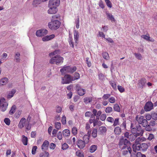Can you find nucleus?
Masks as SVG:
<instances>
[{"mask_svg": "<svg viewBox=\"0 0 157 157\" xmlns=\"http://www.w3.org/2000/svg\"><path fill=\"white\" fill-rule=\"evenodd\" d=\"M133 151L136 152V150H140L143 151H146L148 147L147 144L145 143L140 144L139 142L135 143L132 146Z\"/></svg>", "mask_w": 157, "mask_h": 157, "instance_id": "obj_1", "label": "nucleus"}, {"mask_svg": "<svg viewBox=\"0 0 157 157\" xmlns=\"http://www.w3.org/2000/svg\"><path fill=\"white\" fill-rule=\"evenodd\" d=\"M63 58L59 55H56L52 57L50 59L49 63L52 64H56L60 65L63 62Z\"/></svg>", "mask_w": 157, "mask_h": 157, "instance_id": "obj_2", "label": "nucleus"}, {"mask_svg": "<svg viewBox=\"0 0 157 157\" xmlns=\"http://www.w3.org/2000/svg\"><path fill=\"white\" fill-rule=\"evenodd\" d=\"M130 141L124 136H121L120 138L119 143V146L121 149H124L127 147L130 146Z\"/></svg>", "mask_w": 157, "mask_h": 157, "instance_id": "obj_3", "label": "nucleus"}, {"mask_svg": "<svg viewBox=\"0 0 157 157\" xmlns=\"http://www.w3.org/2000/svg\"><path fill=\"white\" fill-rule=\"evenodd\" d=\"M60 24V22L58 20L51 21L48 23V26L51 30H56L59 28Z\"/></svg>", "mask_w": 157, "mask_h": 157, "instance_id": "obj_4", "label": "nucleus"}, {"mask_svg": "<svg viewBox=\"0 0 157 157\" xmlns=\"http://www.w3.org/2000/svg\"><path fill=\"white\" fill-rule=\"evenodd\" d=\"M77 70V68L75 66H67L63 67L60 70V71L62 73L67 72L70 73H72Z\"/></svg>", "mask_w": 157, "mask_h": 157, "instance_id": "obj_5", "label": "nucleus"}, {"mask_svg": "<svg viewBox=\"0 0 157 157\" xmlns=\"http://www.w3.org/2000/svg\"><path fill=\"white\" fill-rule=\"evenodd\" d=\"M136 120L139 124H141L143 127H145L147 125V121L143 116L138 115L136 117Z\"/></svg>", "mask_w": 157, "mask_h": 157, "instance_id": "obj_6", "label": "nucleus"}, {"mask_svg": "<svg viewBox=\"0 0 157 157\" xmlns=\"http://www.w3.org/2000/svg\"><path fill=\"white\" fill-rule=\"evenodd\" d=\"M5 99L2 98L0 99V108L2 111L4 112L6 110L8 106L7 103L5 101Z\"/></svg>", "mask_w": 157, "mask_h": 157, "instance_id": "obj_7", "label": "nucleus"}, {"mask_svg": "<svg viewBox=\"0 0 157 157\" xmlns=\"http://www.w3.org/2000/svg\"><path fill=\"white\" fill-rule=\"evenodd\" d=\"M72 79V77L71 75H66L62 79V83L63 84L69 83L73 81Z\"/></svg>", "mask_w": 157, "mask_h": 157, "instance_id": "obj_8", "label": "nucleus"}, {"mask_svg": "<svg viewBox=\"0 0 157 157\" xmlns=\"http://www.w3.org/2000/svg\"><path fill=\"white\" fill-rule=\"evenodd\" d=\"M59 4V0H50L49 2L48 6L57 8Z\"/></svg>", "mask_w": 157, "mask_h": 157, "instance_id": "obj_9", "label": "nucleus"}, {"mask_svg": "<svg viewBox=\"0 0 157 157\" xmlns=\"http://www.w3.org/2000/svg\"><path fill=\"white\" fill-rule=\"evenodd\" d=\"M48 32L46 29H41L36 31V35L38 36H44Z\"/></svg>", "mask_w": 157, "mask_h": 157, "instance_id": "obj_10", "label": "nucleus"}, {"mask_svg": "<svg viewBox=\"0 0 157 157\" xmlns=\"http://www.w3.org/2000/svg\"><path fill=\"white\" fill-rule=\"evenodd\" d=\"M153 108V105L151 101H148L145 104L144 107V110L146 111H149Z\"/></svg>", "mask_w": 157, "mask_h": 157, "instance_id": "obj_11", "label": "nucleus"}, {"mask_svg": "<svg viewBox=\"0 0 157 157\" xmlns=\"http://www.w3.org/2000/svg\"><path fill=\"white\" fill-rule=\"evenodd\" d=\"M76 90H77L78 94L80 96L83 95L85 93L86 90L85 89L81 88L78 85L76 86Z\"/></svg>", "mask_w": 157, "mask_h": 157, "instance_id": "obj_12", "label": "nucleus"}, {"mask_svg": "<svg viewBox=\"0 0 157 157\" xmlns=\"http://www.w3.org/2000/svg\"><path fill=\"white\" fill-rule=\"evenodd\" d=\"M86 144L83 140L78 139L77 143V145L79 148L82 149L84 148Z\"/></svg>", "mask_w": 157, "mask_h": 157, "instance_id": "obj_13", "label": "nucleus"}, {"mask_svg": "<svg viewBox=\"0 0 157 157\" xmlns=\"http://www.w3.org/2000/svg\"><path fill=\"white\" fill-rule=\"evenodd\" d=\"M26 120L25 118H22L19 121L18 127L20 129L22 128L26 125Z\"/></svg>", "mask_w": 157, "mask_h": 157, "instance_id": "obj_14", "label": "nucleus"}, {"mask_svg": "<svg viewBox=\"0 0 157 157\" xmlns=\"http://www.w3.org/2000/svg\"><path fill=\"white\" fill-rule=\"evenodd\" d=\"M137 133L135 134L136 137L138 136H142L144 131L143 129H142V128L140 126L137 127Z\"/></svg>", "mask_w": 157, "mask_h": 157, "instance_id": "obj_15", "label": "nucleus"}, {"mask_svg": "<svg viewBox=\"0 0 157 157\" xmlns=\"http://www.w3.org/2000/svg\"><path fill=\"white\" fill-rule=\"evenodd\" d=\"M146 82V79L144 78H142L138 80V85L140 88H143Z\"/></svg>", "mask_w": 157, "mask_h": 157, "instance_id": "obj_16", "label": "nucleus"}, {"mask_svg": "<svg viewBox=\"0 0 157 157\" xmlns=\"http://www.w3.org/2000/svg\"><path fill=\"white\" fill-rule=\"evenodd\" d=\"M49 10H48V13L50 14L56 13L58 11L57 8L54 7H50Z\"/></svg>", "mask_w": 157, "mask_h": 157, "instance_id": "obj_17", "label": "nucleus"}, {"mask_svg": "<svg viewBox=\"0 0 157 157\" xmlns=\"http://www.w3.org/2000/svg\"><path fill=\"white\" fill-rule=\"evenodd\" d=\"M121 150H122V154L124 155L127 154L128 152L131 154L132 151V149L130 146L127 147L124 149H121Z\"/></svg>", "mask_w": 157, "mask_h": 157, "instance_id": "obj_18", "label": "nucleus"}, {"mask_svg": "<svg viewBox=\"0 0 157 157\" xmlns=\"http://www.w3.org/2000/svg\"><path fill=\"white\" fill-rule=\"evenodd\" d=\"M49 144V142L46 140H45L41 146V149L42 150L46 151L47 150L48 148Z\"/></svg>", "mask_w": 157, "mask_h": 157, "instance_id": "obj_19", "label": "nucleus"}, {"mask_svg": "<svg viewBox=\"0 0 157 157\" xmlns=\"http://www.w3.org/2000/svg\"><path fill=\"white\" fill-rule=\"evenodd\" d=\"M54 37L55 35L53 34H52L50 36H46L43 37L42 38V40L43 41H48L52 39Z\"/></svg>", "mask_w": 157, "mask_h": 157, "instance_id": "obj_20", "label": "nucleus"}, {"mask_svg": "<svg viewBox=\"0 0 157 157\" xmlns=\"http://www.w3.org/2000/svg\"><path fill=\"white\" fill-rule=\"evenodd\" d=\"M9 81L8 79L6 77L3 78L0 80V86L6 84Z\"/></svg>", "mask_w": 157, "mask_h": 157, "instance_id": "obj_21", "label": "nucleus"}, {"mask_svg": "<svg viewBox=\"0 0 157 157\" xmlns=\"http://www.w3.org/2000/svg\"><path fill=\"white\" fill-rule=\"evenodd\" d=\"M115 134L117 135H120L122 132V129L120 127H116L114 129Z\"/></svg>", "mask_w": 157, "mask_h": 157, "instance_id": "obj_22", "label": "nucleus"}, {"mask_svg": "<svg viewBox=\"0 0 157 157\" xmlns=\"http://www.w3.org/2000/svg\"><path fill=\"white\" fill-rule=\"evenodd\" d=\"M106 131V128L105 126L100 127L98 130V133L102 134L105 133Z\"/></svg>", "mask_w": 157, "mask_h": 157, "instance_id": "obj_23", "label": "nucleus"}, {"mask_svg": "<svg viewBox=\"0 0 157 157\" xmlns=\"http://www.w3.org/2000/svg\"><path fill=\"white\" fill-rule=\"evenodd\" d=\"M20 54L18 52L15 53L14 56V60L16 62H20L21 59L20 58Z\"/></svg>", "mask_w": 157, "mask_h": 157, "instance_id": "obj_24", "label": "nucleus"}, {"mask_svg": "<svg viewBox=\"0 0 157 157\" xmlns=\"http://www.w3.org/2000/svg\"><path fill=\"white\" fill-rule=\"evenodd\" d=\"M92 101V98L91 97H85L83 99V101L85 104H88L90 102Z\"/></svg>", "mask_w": 157, "mask_h": 157, "instance_id": "obj_25", "label": "nucleus"}, {"mask_svg": "<svg viewBox=\"0 0 157 157\" xmlns=\"http://www.w3.org/2000/svg\"><path fill=\"white\" fill-rule=\"evenodd\" d=\"M63 134L64 136H68L70 135V132L68 129H65L63 131Z\"/></svg>", "mask_w": 157, "mask_h": 157, "instance_id": "obj_26", "label": "nucleus"}, {"mask_svg": "<svg viewBox=\"0 0 157 157\" xmlns=\"http://www.w3.org/2000/svg\"><path fill=\"white\" fill-rule=\"evenodd\" d=\"M106 15L108 17V19L109 20H111L112 21H115V20L113 16L111 14L109 13H106Z\"/></svg>", "mask_w": 157, "mask_h": 157, "instance_id": "obj_27", "label": "nucleus"}, {"mask_svg": "<svg viewBox=\"0 0 157 157\" xmlns=\"http://www.w3.org/2000/svg\"><path fill=\"white\" fill-rule=\"evenodd\" d=\"M92 112L94 116L97 115L100 116L101 115L102 112L100 110H99L97 112L96 109H92Z\"/></svg>", "mask_w": 157, "mask_h": 157, "instance_id": "obj_28", "label": "nucleus"}, {"mask_svg": "<svg viewBox=\"0 0 157 157\" xmlns=\"http://www.w3.org/2000/svg\"><path fill=\"white\" fill-rule=\"evenodd\" d=\"M16 91L14 89H13L10 92L9 94L7 96V98H10L12 97L14 94L16 93Z\"/></svg>", "mask_w": 157, "mask_h": 157, "instance_id": "obj_29", "label": "nucleus"}, {"mask_svg": "<svg viewBox=\"0 0 157 157\" xmlns=\"http://www.w3.org/2000/svg\"><path fill=\"white\" fill-rule=\"evenodd\" d=\"M28 138L24 135L22 136V141L25 145H27L28 144Z\"/></svg>", "mask_w": 157, "mask_h": 157, "instance_id": "obj_30", "label": "nucleus"}, {"mask_svg": "<svg viewBox=\"0 0 157 157\" xmlns=\"http://www.w3.org/2000/svg\"><path fill=\"white\" fill-rule=\"evenodd\" d=\"M41 0H34L33 2V5L35 7L37 6L41 2Z\"/></svg>", "mask_w": 157, "mask_h": 157, "instance_id": "obj_31", "label": "nucleus"}, {"mask_svg": "<svg viewBox=\"0 0 157 157\" xmlns=\"http://www.w3.org/2000/svg\"><path fill=\"white\" fill-rule=\"evenodd\" d=\"M102 55L103 58L106 60L109 59V54L106 52H103L102 53Z\"/></svg>", "mask_w": 157, "mask_h": 157, "instance_id": "obj_32", "label": "nucleus"}, {"mask_svg": "<svg viewBox=\"0 0 157 157\" xmlns=\"http://www.w3.org/2000/svg\"><path fill=\"white\" fill-rule=\"evenodd\" d=\"M90 136L88 135H85L83 137V141H84L86 144H87L89 141Z\"/></svg>", "mask_w": 157, "mask_h": 157, "instance_id": "obj_33", "label": "nucleus"}, {"mask_svg": "<svg viewBox=\"0 0 157 157\" xmlns=\"http://www.w3.org/2000/svg\"><path fill=\"white\" fill-rule=\"evenodd\" d=\"M97 146L96 145H92L90 147V151L91 153L94 152L97 149Z\"/></svg>", "mask_w": 157, "mask_h": 157, "instance_id": "obj_34", "label": "nucleus"}, {"mask_svg": "<svg viewBox=\"0 0 157 157\" xmlns=\"http://www.w3.org/2000/svg\"><path fill=\"white\" fill-rule=\"evenodd\" d=\"M113 109L115 111L117 112H120V107L117 104H115L114 105Z\"/></svg>", "mask_w": 157, "mask_h": 157, "instance_id": "obj_35", "label": "nucleus"}, {"mask_svg": "<svg viewBox=\"0 0 157 157\" xmlns=\"http://www.w3.org/2000/svg\"><path fill=\"white\" fill-rule=\"evenodd\" d=\"M60 51L59 49H57L55 50L53 52H52L49 54V56L50 57H51L52 56L56 54H59L60 53Z\"/></svg>", "mask_w": 157, "mask_h": 157, "instance_id": "obj_36", "label": "nucleus"}, {"mask_svg": "<svg viewBox=\"0 0 157 157\" xmlns=\"http://www.w3.org/2000/svg\"><path fill=\"white\" fill-rule=\"evenodd\" d=\"M16 109V106L15 105H13L9 113L10 115L13 114L15 112Z\"/></svg>", "mask_w": 157, "mask_h": 157, "instance_id": "obj_37", "label": "nucleus"}, {"mask_svg": "<svg viewBox=\"0 0 157 157\" xmlns=\"http://www.w3.org/2000/svg\"><path fill=\"white\" fill-rule=\"evenodd\" d=\"M49 154L47 151H45L44 152L40 153V157H48Z\"/></svg>", "mask_w": 157, "mask_h": 157, "instance_id": "obj_38", "label": "nucleus"}, {"mask_svg": "<svg viewBox=\"0 0 157 157\" xmlns=\"http://www.w3.org/2000/svg\"><path fill=\"white\" fill-rule=\"evenodd\" d=\"M80 78V75L79 73L76 72L74 74V77H72V80L75 81L78 79Z\"/></svg>", "mask_w": 157, "mask_h": 157, "instance_id": "obj_39", "label": "nucleus"}, {"mask_svg": "<svg viewBox=\"0 0 157 157\" xmlns=\"http://www.w3.org/2000/svg\"><path fill=\"white\" fill-rule=\"evenodd\" d=\"M151 118L153 120H157V113L155 112H152L151 113Z\"/></svg>", "mask_w": 157, "mask_h": 157, "instance_id": "obj_40", "label": "nucleus"}, {"mask_svg": "<svg viewBox=\"0 0 157 157\" xmlns=\"http://www.w3.org/2000/svg\"><path fill=\"white\" fill-rule=\"evenodd\" d=\"M113 111V109L111 107H107L105 109V112L107 113H110Z\"/></svg>", "mask_w": 157, "mask_h": 157, "instance_id": "obj_41", "label": "nucleus"}, {"mask_svg": "<svg viewBox=\"0 0 157 157\" xmlns=\"http://www.w3.org/2000/svg\"><path fill=\"white\" fill-rule=\"evenodd\" d=\"M97 129L96 128H94L92 131V136L95 138L97 136Z\"/></svg>", "mask_w": 157, "mask_h": 157, "instance_id": "obj_42", "label": "nucleus"}, {"mask_svg": "<svg viewBox=\"0 0 157 157\" xmlns=\"http://www.w3.org/2000/svg\"><path fill=\"white\" fill-rule=\"evenodd\" d=\"M109 83L111 85V86H112L113 88L115 90H117V86L116 84L115 83V82H114L110 81L109 82Z\"/></svg>", "mask_w": 157, "mask_h": 157, "instance_id": "obj_43", "label": "nucleus"}, {"mask_svg": "<svg viewBox=\"0 0 157 157\" xmlns=\"http://www.w3.org/2000/svg\"><path fill=\"white\" fill-rule=\"evenodd\" d=\"M134 55L139 60H141L142 57L141 54L139 53H134Z\"/></svg>", "mask_w": 157, "mask_h": 157, "instance_id": "obj_44", "label": "nucleus"}, {"mask_svg": "<svg viewBox=\"0 0 157 157\" xmlns=\"http://www.w3.org/2000/svg\"><path fill=\"white\" fill-rule=\"evenodd\" d=\"M55 127L57 129L59 130L61 128V124L59 122H56L55 123Z\"/></svg>", "mask_w": 157, "mask_h": 157, "instance_id": "obj_45", "label": "nucleus"}, {"mask_svg": "<svg viewBox=\"0 0 157 157\" xmlns=\"http://www.w3.org/2000/svg\"><path fill=\"white\" fill-rule=\"evenodd\" d=\"M122 130L126 129V122L125 121H123L122 123L120 126Z\"/></svg>", "mask_w": 157, "mask_h": 157, "instance_id": "obj_46", "label": "nucleus"}, {"mask_svg": "<svg viewBox=\"0 0 157 157\" xmlns=\"http://www.w3.org/2000/svg\"><path fill=\"white\" fill-rule=\"evenodd\" d=\"M105 1L108 7L110 8L112 7V4L109 0H105Z\"/></svg>", "mask_w": 157, "mask_h": 157, "instance_id": "obj_47", "label": "nucleus"}, {"mask_svg": "<svg viewBox=\"0 0 157 157\" xmlns=\"http://www.w3.org/2000/svg\"><path fill=\"white\" fill-rule=\"evenodd\" d=\"M72 133L74 136L76 135L77 133V129L75 127H73L72 129Z\"/></svg>", "mask_w": 157, "mask_h": 157, "instance_id": "obj_48", "label": "nucleus"}, {"mask_svg": "<svg viewBox=\"0 0 157 157\" xmlns=\"http://www.w3.org/2000/svg\"><path fill=\"white\" fill-rule=\"evenodd\" d=\"M119 118H116L113 121L114 123L113 125V126H115L119 124Z\"/></svg>", "mask_w": 157, "mask_h": 157, "instance_id": "obj_49", "label": "nucleus"}, {"mask_svg": "<svg viewBox=\"0 0 157 157\" xmlns=\"http://www.w3.org/2000/svg\"><path fill=\"white\" fill-rule=\"evenodd\" d=\"M69 42L71 47L74 48V42L73 41V39L71 37H69Z\"/></svg>", "mask_w": 157, "mask_h": 157, "instance_id": "obj_50", "label": "nucleus"}, {"mask_svg": "<svg viewBox=\"0 0 157 157\" xmlns=\"http://www.w3.org/2000/svg\"><path fill=\"white\" fill-rule=\"evenodd\" d=\"M62 123L63 124H65L66 123V118L65 115H63L62 117Z\"/></svg>", "mask_w": 157, "mask_h": 157, "instance_id": "obj_51", "label": "nucleus"}, {"mask_svg": "<svg viewBox=\"0 0 157 157\" xmlns=\"http://www.w3.org/2000/svg\"><path fill=\"white\" fill-rule=\"evenodd\" d=\"M4 122L7 125H9L10 123V119L8 118H5L4 120Z\"/></svg>", "mask_w": 157, "mask_h": 157, "instance_id": "obj_52", "label": "nucleus"}, {"mask_svg": "<svg viewBox=\"0 0 157 157\" xmlns=\"http://www.w3.org/2000/svg\"><path fill=\"white\" fill-rule=\"evenodd\" d=\"M60 17V15L59 14H57L52 16V19L51 21H54L56 20V19H59Z\"/></svg>", "mask_w": 157, "mask_h": 157, "instance_id": "obj_53", "label": "nucleus"}, {"mask_svg": "<svg viewBox=\"0 0 157 157\" xmlns=\"http://www.w3.org/2000/svg\"><path fill=\"white\" fill-rule=\"evenodd\" d=\"M106 116L105 114H103L100 116V119L102 121H105L106 118Z\"/></svg>", "mask_w": 157, "mask_h": 157, "instance_id": "obj_54", "label": "nucleus"}, {"mask_svg": "<svg viewBox=\"0 0 157 157\" xmlns=\"http://www.w3.org/2000/svg\"><path fill=\"white\" fill-rule=\"evenodd\" d=\"M151 125L149 124H147V125L146 126L145 128V130L147 131H151L152 130V129L151 128Z\"/></svg>", "mask_w": 157, "mask_h": 157, "instance_id": "obj_55", "label": "nucleus"}, {"mask_svg": "<svg viewBox=\"0 0 157 157\" xmlns=\"http://www.w3.org/2000/svg\"><path fill=\"white\" fill-rule=\"evenodd\" d=\"M31 124L30 123H26V125H25V127L26 130H29L31 128Z\"/></svg>", "mask_w": 157, "mask_h": 157, "instance_id": "obj_56", "label": "nucleus"}, {"mask_svg": "<svg viewBox=\"0 0 157 157\" xmlns=\"http://www.w3.org/2000/svg\"><path fill=\"white\" fill-rule=\"evenodd\" d=\"M69 146L66 143L63 144L62 146V149L63 150H65L67 149Z\"/></svg>", "mask_w": 157, "mask_h": 157, "instance_id": "obj_57", "label": "nucleus"}, {"mask_svg": "<svg viewBox=\"0 0 157 157\" xmlns=\"http://www.w3.org/2000/svg\"><path fill=\"white\" fill-rule=\"evenodd\" d=\"M37 148V147L36 146H34L33 147L32 151V154L34 155L35 154Z\"/></svg>", "mask_w": 157, "mask_h": 157, "instance_id": "obj_58", "label": "nucleus"}, {"mask_svg": "<svg viewBox=\"0 0 157 157\" xmlns=\"http://www.w3.org/2000/svg\"><path fill=\"white\" fill-rule=\"evenodd\" d=\"M109 101L111 103H113L115 102V99L113 97H111L109 99Z\"/></svg>", "mask_w": 157, "mask_h": 157, "instance_id": "obj_59", "label": "nucleus"}, {"mask_svg": "<svg viewBox=\"0 0 157 157\" xmlns=\"http://www.w3.org/2000/svg\"><path fill=\"white\" fill-rule=\"evenodd\" d=\"M106 121L108 122L112 123L113 122L114 120L113 118L111 117H109L107 118Z\"/></svg>", "mask_w": 157, "mask_h": 157, "instance_id": "obj_60", "label": "nucleus"}, {"mask_svg": "<svg viewBox=\"0 0 157 157\" xmlns=\"http://www.w3.org/2000/svg\"><path fill=\"white\" fill-rule=\"evenodd\" d=\"M117 88L119 91L121 93L123 92L124 91V88L120 86H117Z\"/></svg>", "mask_w": 157, "mask_h": 157, "instance_id": "obj_61", "label": "nucleus"}, {"mask_svg": "<svg viewBox=\"0 0 157 157\" xmlns=\"http://www.w3.org/2000/svg\"><path fill=\"white\" fill-rule=\"evenodd\" d=\"M141 37L142 38H144V39L148 40H150V37L149 36H147L146 35H143L141 36Z\"/></svg>", "mask_w": 157, "mask_h": 157, "instance_id": "obj_62", "label": "nucleus"}, {"mask_svg": "<svg viewBox=\"0 0 157 157\" xmlns=\"http://www.w3.org/2000/svg\"><path fill=\"white\" fill-rule=\"evenodd\" d=\"M137 157H146L145 155L142 154L140 152H138L136 154Z\"/></svg>", "mask_w": 157, "mask_h": 157, "instance_id": "obj_63", "label": "nucleus"}, {"mask_svg": "<svg viewBox=\"0 0 157 157\" xmlns=\"http://www.w3.org/2000/svg\"><path fill=\"white\" fill-rule=\"evenodd\" d=\"M57 138L59 140H62V133L61 132H59L57 134Z\"/></svg>", "mask_w": 157, "mask_h": 157, "instance_id": "obj_64", "label": "nucleus"}]
</instances>
